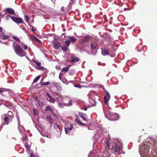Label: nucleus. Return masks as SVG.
I'll use <instances>...</instances> for the list:
<instances>
[{"label": "nucleus", "instance_id": "1", "mask_svg": "<svg viewBox=\"0 0 157 157\" xmlns=\"http://www.w3.org/2000/svg\"><path fill=\"white\" fill-rule=\"evenodd\" d=\"M110 144L108 140L105 141L102 149L103 150V157H109L111 154L119 155L122 150V144L121 141L117 139L114 140L112 144V148L109 149Z\"/></svg>", "mask_w": 157, "mask_h": 157}, {"label": "nucleus", "instance_id": "2", "mask_svg": "<svg viewBox=\"0 0 157 157\" xmlns=\"http://www.w3.org/2000/svg\"><path fill=\"white\" fill-rule=\"evenodd\" d=\"M56 95L58 97L56 98L58 106L60 108H62L64 106H68L72 105V100L69 97L66 96L62 95L60 94L57 93Z\"/></svg>", "mask_w": 157, "mask_h": 157}, {"label": "nucleus", "instance_id": "3", "mask_svg": "<svg viewBox=\"0 0 157 157\" xmlns=\"http://www.w3.org/2000/svg\"><path fill=\"white\" fill-rule=\"evenodd\" d=\"M150 143L146 142L139 146V152L141 157H149V150Z\"/></svg>", "mask_w": 157, "mask_h": 157}, {"label": "nucleus", "instance_id": "4", "mask_svg": "<svg viewBox=\"0 0 157 157\" xmlns=\"http://www.w3.org/2000/svg\"><path fill=\"white\" fill-rule=\"evenodd\" d=\"M13 45L15 52L18 56L22 57L25 56V52L23 51L22 48L16 43L14 42Z\"/></svg>", "mask_w": 157, "mask_h": 157}, {"label": "nucleus", "instance_id": "5", "mask_svg": "<svg viewBox=\"0 0 157 157\" xmlns=\"http://www.w3.org/2000/svg\"><path fill=\"white\" fill-rule=\"evenodd\" d=\"M104 112L105 117L110 121H116L119 118V115L117 113H111L109 111H107L106 112L104 111Z\"/></svg>", "mask_w": 157, "mask_h": 157}, {"label": "nucleus", "instance_id": "6", "mask_svg": "<svg viewBox=\"0 0 157 157\" xmlns=\"http://www.w3.org/2000/svg\"><path fill=\"white\" fill-rule=\"evenodd\" d=\"M2 117L3 119L5 121L6 124H8L9 121H11L13 119V118H12L10 117H9L6 116V114H4L2 115Z\"/></svg>", "mask_w": 157, "mask_h": 157}, {"label": "nucleus", "instance_id": "7", "mask_svg": "<svg viewBox=\"0 0 157 157\" xmlns=\"http://www.w3.org/2000/svg\"><path fill=\"white\" fill-rule=\"evenodd\" d=\"M106 92L107 94L104 97V102L107 105H108L107 103L110 99V97L109 93L107 91H106Z\"/></svg>", "mask_w": 157, "mask_h": 157}, {"label": "nucleus", "instance_id": "8", "mask_svg": "<svg viewBox=\"0 0 157 157\" xmlns=\"http://www.w3.org/2000/svg\"><path fill=\"white\" fill-rule=\"evenodd\" d=\"M12 19L17 23H23L22 19L21 18H18L16 17H12Z\"/></svg>", "mask_w": 157, "mask_h": 157}, {"label": "nucleus", "instance_id": "9", "mask_svg": "<svg viewBox=\"0 0 157 157\" xmlns=\"http://www.w3.org/2000/svg\"><path fill=\"white\" fill-rule=\"evenodd\" d=\"M88 157H99V155L96 151H93L89 153Z\"/></svg>", "mask_w": 157, "mask_h": 157}, {"label": "nucleus", "instance_id": "10", "mask_svg": "<svg viewBox=\"0 0 157 157\" xmlns=\"http://www.w3.org/2000/svg\"><path fill=\"white\" fill-rule=\"evenodd\" d=\"M73 124H71L70 126L69 127H65V133L66 134H68L70 133L71 130L73 129Z\"/></svg>", "mask_w": 157, "mask_h": 157}, {"label": "nucleus", "instance_id": "11", "mask_svg": "<svg viewBox=\"0 0 157 157\" xmlns=\"http://www.w3.org/2000/svg\"><path fill=\"white\" fill-rule=\"evenodd\" d=\"M76 119L75 120V121L76 122V123L78 125L81 126H83L85 125V124H84L81 122V121L79 120V117L77 116H75Z\"/></svg>", "mask_w": 157, "mask_h": 157}, {"label": "nucleus", "instance_id": "12", "mask_svg": "<svg viewBox=\"0 0 157 157\" xmlns=\"http://www.w3.org/2000/svg\"><path fill=\"white\" fill-rule=\"evenodd\" d=\"M50 85L51 87H53L54 86H55L56 88H58L60 89H61L62 87L60 86V84L56 82H53L51 83Z\"/></svg>", "mask_w": 157, "mask_h": 157}, {"label": "nucleus", "instance_id": "13", "mask_svg": "<svg viewBox=\"0 0 157 157\" xmlns=\"http://www.w3.org/2000/svg\"><path fill=\"white\" fill-rule=\"evenodd\" d=\"M79 116L84 120L86 121H87V117L86 114L82 113L79 112Z\"/></svg>", "mask_w": 157, "mask_h": 157}, {"label": "nucleus", "instance_id": "14", "mask_svg": "<svg viewBox=\"0 0 157 157\" xmlns=\"http://www.w3.org/2000/svg\"><path fill=\"white\" fill-rule=\"evenodd\" d=\"M70 42H71V43L73 44L76 41V39L75 37L73 36H70L69 37Z\"/></svg>", "mask_w": 157, "mask_h": 157}, {"label": "nucleus", "instance_id": "15", "mask_svg": "<svg viewBox=\"0 0 157 157\" xmlns=\"http://www.w3.org/2000/svg\"><path fill=\"white\" fill-rule=\"evenodd\" d=\"M47 95L49 98V100H47L51 103H54L56 101L55 99L52 97L48 93H47Z\"/></svg>", "mask_w": 157, "mask_h": 157}, {"label": "nucleus", "instance_id": "16", "mask_svg": "<svg viewBox=\"0 0 157 157\" xmlns=\"http://www.w3.org/2000/svg\"><path fill=\"white\" fill-rule=\"evenodd\" d=\"M54 48L56 49H58L60 45V43L58 41H56L53 43Z\"/></svg>", "mask_w": 157, "mask_h": 157}, {"label": "nucleus", "instance_id": "17", "mask_svg": "<svg viewBox=\"0 0 157 157\" xmlns=\"http://www.w3.org/2000/svg\"><path fill=\"white\" fill-rule=\"evenodd\" d=\"M33 62L35 63L37 66L36 67V68L37 69L42 70L43 69V68L42 67L40 66L41 65V63H40L37 60H33Z\"/></svg>", "mask_w": 157, "mask_h": 157}, {"label": "nucleus", "instance_id": "18", "mask_svg": "<svg viewBox=\"0 0 157 157\" xmlns=\"http://www.w3.org/2000/svg\"><path fill=\"white\" fill-rule=\"evenodd\" d=\"M98 45V44L95 42H93L91 44V47L92 49H95Z\"/></svg>", "mask_w": 157, "mask_h": 157}, {"label": "nucleus", "instance_id": "19", "mask_svg": "<svg viewBox=\"0 0 157 157\" xmlns=\"http://www.w3.org/2000/svg\"><path fill=\"white\" fill-rule=\"evenodd\" d=\"M90 36H85L84 39L82 40V44L88 42L90 40Z\"/></svg>", "mask_w": 157, "mask_h": 157}, {"label": "nucleus", "instance_id": "20", "mask_svg": "<svg viewBox=\"0 0 157 157\" xmlns=\"http://www.w3.org/2000/svg\"><path fill=\"white\" fill-rule=\"evenodd\" d=\"M101 53L102 55L105 56L109 54L108 49L104 48L101 50Z\"/></svg>", "mask_w": 157, "mask_h": 157}, {"label": "nucleus", "instance_id": "21", "mask_svg": "<svg viewBox=\"0 0 157 157\" xmlns=\"http://www.w3.org/2000/svg\"><path fill=\"white\" fill-rule=\"evenodd\" d=\"M6 11L9 14H10L12 15H13L14 13V10L12 9L7 8L6 9Z\"/></svg>", "mask_w": 157, "mask_h": 157}, {"label": "nucleus", "instance_id": "22", "mask_svg": "<svg viewBox=\"0 0 157 157\" xmlns=\"http://www.w3.org/2000/svg\"><path fill=\"white\" fill-rule=\"evenodd\" d=\"M89 101L91 105L92 106H94L95 105L96 102L95 100L92 98L91 99H89Z\"/></svg>", "mask_w": 157, "mask_h": 157}, {"label": "nucleus", "instance_id": "23", "mask_svg": "<svg viewBox=\"0 0 157 157\" xmlns=\"http://www.w3.org/2000/svg\"><path fill=\"white\" fill-rule=\"evenodd\" d=\"M36 105L38 106L42 107L44 105V103L43 102H41L40 101H37Z\"/></svg>", "mask_w": 157, "mask_h": 157}, {"label": "nucleus", "instance_id": "24", "mask_svg": "<svg viewBox=\"0 0 157 157\" xmlns=\"http://www.w3.org/2000/svg\"><path fill=\"white\" fill-rule=\"evenodd\" d=\"M6 116H7L9 117H10L12 118L13 119V115L12 112L11 111H9L8 112V114H6Z\"/></svg>", "mask_w": 157, "mask_h": 157}, {"label": "nucleus", "instance_id": "25", "mask_svg": "<svg viewBox=\"0 0 157 157\" xmlns=\"http://www.w3.org/2000/svg\"><path fill=\"white\" fill-rule=\"evenodd\" d=\"M69 68L68 67H66L63 68L61 70V71L63 72H67L69 70Z\"/></svg>", "mask_w": 157, "mask_h": 157}, {"label": "nucleus", "instance_id": "26", "mask_svg": "<svg viewBox=\"0 0 157 157\" xmlns=\"http://www.w3.org/2000/svg\"><path fill=\"white\" fill-rule=\"evenodd\" d=\"M79 60V59L78 58L76 57H72L71 58V61L72 62H75V61L78 62Z\"/></svg>", "mask_w": 157, "mask_h": 157}, {"label": "nucleus", "instance_id": "27", "mask_svg": "<svg viewBox=\"0 0 157 157\" xmlns=\"http://www.w3.org/2000/svg\"><path fill=\"white\" fill-rule=\"evenodd\" d=\"M2 38L4 40H6L8 39L9 37L8 36L5 35L4 34H3L1 36Z\"/></svg>", "mask_w": 157, "mask_h": 157}, {"label": "nucleus", "instance_id": "28", "mask_svg": "<svg viewBox=\"0 0 157 157\" xmlns=\"http://www.w3.org/2000/svg\"><path fill=\"white\" fill-rule=\"evenodd\" d=\"M40 76L39 75L36 78H35L33 80V82L35 83L37 82L40 79Z\"/></svg>", "mask_w": 157, "mask_h": 157}, {"label": "nucleus", "instance_id": "29", "mask_svg": "<svg viewBox=\"0 0 157 157\" xmlns=\"http://www.w3.org/2000/svg\"><path fill=\"white\" fill-rule=\"evenodd\" d=\"M45 110L46 111H51L52 110V109L51 108V107L49 105L47 106L46 107Z\"/></svg>", "mask_w": 157, "mask_h": 157}, {"label": "nucleus", "instance_id": "30", "mask_svg": "<svg viewBox=\"0 0 157 157\" xmlns=\"http://www.w3.org/2000/svg\"><path fill=\"white\" fill-rule=\"evenodd\" d=\"M13 39L16 42H19L20 41V40L16 36H13Z\"/></svg>", "mask_w": 157, "mask_h": 157}, {"label": "nucleus", "instance_id": "31", "mask_svg": "<svg viewBox=\"0 0 157 157\" xmlns=\"http://www.w3.org/2000/svg\"><path fill=\"white\" fill-rule=\"evenodd\" d=\"M50 82H41V85L42 86H47L50 83Z\"/></svg>", "mask_w": 157, "mask_h": 157}, {"label": "nucleus", "instance_id": "32", "mask_svg": "<svg viewBox=\"0 0 157 157\" xmlns=\"http://www.w3.org/2000/svg\"><path fill=\"white\" fill-rule=\"evenodd\" d=\"M64 43L66 46H67V47H68L70 45V42L69 41L67 40L65 41L64 42Z\"/></svg>", "mask_w": 157, "mask_h": 157}, {"label": "nucleus", "instance_id": "33", "mask_svg": "<svg viewBox=\"0 0 157 157\" xmlns=\"http://www.w3.org/2000/svg\"><path fill=\"white\" fill-rule=\"evenodd\" d=\"M61 48L64 52L66 51L67 49V48L65 45L62 46Z\"/></svg>", "mask_w": 157, "mask_h": 157}, {"label": "nucleus", "instance_id": "34", "mask_svg": "<svg viewBox=\"0 0 157 157\" xmlns=\"http://www.w3.org/2000/svg\"><path fill=\"white\" fill-rule=\"evenodd\" d=\"M25 21L27 22H28L29 21V17H28V16L27 15H25Z\"/></svg>", "mask_w": 157, "mask_h": 157}, {"label": "nucleus", "instance_id": "35", "mask_svg": "<svg viewBox=\"0 0 157 157\" xmlns=\"http://www.w3.org/2000/svg\"><path fill=\"white\" fill-rule=\"evenodd\" d=\"M62 81L64 83H65L66 84H67V80L65 78H63L62 79Z\"/></svg>", "mask_w": 157, "mask_h": 157}, {"label": "nucleus", "instance_id": "36", "mask_svg": "<svg viewBox=\"0 0 157 157\" xmlns=\"http://www.w3.org/2000/svg\"><path fill=\"white\" fill-rule=\"evenodd\" d=\"M25 146L28 150L30 149V147L29 145H28L27 143L25 144Z\"/></svg>", "mask_w": 157, "mask_h": 157}, {"label": "nucleus", "instance_id": "37", "mask_svg": "<svg viewBox=\"0 0 157 157\" xmlns=\"http://www.w3.org/2000/svg\"><path fill=\"white\" fill-rule=\"evenodd\" d=\"M33 112L35 115H37L38 114V112L37 110L35 108L33 109Z\"/></svg>", "mask_w": 157, "mask_h": 157}, {"label": "nucleus", "instance_id": "38", "mask_svg": "<svg viewBox=\"0 0 157 157\" xmlns=\"http://www.w3.org/2000/svg\"><path fill=\"white\" fill-rule=\"evenodd\" d=\"M16 116L17 118V120L18 124H20V121L19 117L17 115H16Z\"/></svg>", "mask_w": 157, "mask_h": 157}, {"label": "nucleus", "instance_id": "39", "mask_svg": "<svg viewBox=\"0 0 157 157\" xmlns=\"http://www.w3.org/2000/svg\"><path fill=\"white\" fill-rule=\"evenodd\" d=\"M54 127L55 128L57 129L58 128L59 126L57 124L55 123L54 125Z\"/></svg>", "mask_w": 157, "mask_h": 157}, {"label": "nucleus", "instance_id": "40", "mask_svg": "<svg viewBox=\"0 0 157 157\" xmlns=\"http://www.w3.org/2000/svg\"><path fill=\"white\" fill-rule=\"evenodd\" d=\"M63 75V74L62 73H60L59 74V78L61 80H62V77Z\"/></svg>", "mask_w": 157, "mask_h": 157}, {"label": "nucleus", "instance_id": "41", "mask_svg": "<svg viewBox=\"0 0 157 157\" xmlns=\"http://www.w3.org/2000/svg\"><path fill=\"white\" fill-rule=\"evenodd\" d=\"M30 156V157H38L37 156H36L34 155L33 153H31Z\"/></svg>", "mask_w": 157, "mask_h": 157}, {"label": "nucleus", "instance_id": "42", "mask_svg": "<svg viewBox=\"0 0 157 157\" xmlns=\"http://www.w3.org/2000/svg\"><path fill=\"white\" fill-rule=\"evenodd\" d=\"M24 46H23V47L26 50L28 48V47L27 45H25L24 44H23Z\"/></svg>", "mask_w": 157, "mask_h": 157}, {"label": "nucleus", "instance_id": "43", "mask_svg": "<svg viewBox=\"0 0 157 157\" xmlns=\"http://www.w3.org/2000/svg\"><path fill=\"white\" fill-rule=\"evenodd\" d=\"M41 135L43 136H46V134L44 133V132H42L41 133Z\"/></svg>", "mask_w": 157, "mask_h": 157}, {"label": "nucleus", "instance_id": "44", "mask_svg": "<svg viewBox=\"0 0 157 157\" xmlns=\"http://www.w3.org/2000/svg\"><path fill=\"white\" fill-rule=\"evenodd\" d=\"M12 16L10 15H7L6 17V18L7 19H9L10 18H12Z\"/></svg>", "mask_w": 157, "mask_h": 157}, {"label": "nucleus", "instance_id": "45", "mask_svg": "<svg viewBox=\"0 0 157 157\" xmlns=\"http://www.w3.org/2000/svg\"><path fill=\"white\" fill-rule=\"evenodd\" d=\"M32 30L33 32L35 31H36V28L33 27L32 28Z\"/></svg>", "mask_w": 157, "mask_h": 157}, {"label": "nucleus", "instance_id": "46", "mask_svg": "<svg viewBox=\"0 0 157 157\" xmlns=\"http://www.w3.org/2000/svg\"><path fill=\"white\" fill-rule=\"evenodd\" d=\"M56 69H58L59 70H60V67L59 66H56Z\"/></svg>", "mask_w": 157, "mask_h": 157}, {"label": "nucleus", "instance_id": "47", "mask_svg": "<svg viewBox=\"0 0 157 157\" xmlns=\"http://www.w3.org/2000/svg\"><path fill=\"white\" fill-rule=\"evenodd\" d=\"M83 109L84 110L86 111V110H87V107L85 106L84 108H83Z\"/></svg>", "mask_w": 157, "mask_h": 157}, {"label": "nucleus", "instance_id": "48", "mask_svg": "<svg viewBox=\"0 0 157 157\" xmlns=\"http://www.w3.org/2000/svg\"><path fill=\"white\" fill-rule=\"evenodd\" d=\"M40 140H41V141L42 142V143H44V139H40Z\"/></svg>", "mask_w": 157, "mask_h": 157}, {"label": "nucleus", "instance_id": "49", "mask_svg": "<svg viewBox=\"0 0 157 157\" xmlns=\"http://www.w3.org/2000/svg\"><path fill=\"white\" fill-rule=\"evenodd\" d=\"M3 31L2 29V28L0 26V32H2Z\"/></svg>", "mask_w": 157, "mask_h": 157}, {"label": "nucleus", "instance_id": "50", "mask_svg": "<svg viewBox=\"0 0 157 157\" xmlns=\"http://www.w3.org/2000/svg\"><path fill=\"white\" fill-rule=\"evenodd\" d=\"M61 10L62 11H63L64 10V8L63 7H62L61 8Z\"/></svg>", "mask_w": 157, "mask_h": 157}, {"label": "nucleus", "instance_id": "51", "mask_svg": "<svg viewBox=\"0 0 157 157\" xmlns=\"http://www.w3.org/2000/svg\"><path fill=\"white\" fill-rule=\"evenodd\" d=\"M115 56V54L114 53H113L112 56H111L112 57H113Z\"/></svg>", "mask_w": 157, "mask_h": 157}, {"label": "nucleus", "instance_id": "52", "mask_svg": "<svg viewBox=\"0 0 157 157\" xmlns=\"http://www.w3.org/2000/svg\"><path fill=\"white\" fill-rule=\"evenodd\" d=\"M92 93V91H90L89 93V96H90L91 95V94Z\"/></svg>", "mask_w": 157, "mask_h": 157}, {"label": "nucleus", "instance_id": "53", "mask_svg": "<svg viewBox=\"0 0 157 157\" xmlns=\"http://www.w3.org/2000/svg\"><path fill=\"white\" fill-rule=\"evenodd\" d=\"M46 136L48 138H49L50 137V136H48V135H46Z\"/></svg>", "mask_w": 157, "mask_h": 157}, {"label": "nucleus", "instance_id": "54", "mask_svg": "<svg viewBox=\"0 0 157 157\" xmlns=\"http://www.w3.org/2000/svg\"><path fill=\"white\" fill-rule=\"evenodd\" d=\"M35 99L37 101H38V98H35Z\"/></svg>", "mask_w": 157, "mask_h": 157}, {"label": "nucleus", "instance_id": "55", "mask_svg": "<svg viewBox=\"0 0 157 157\" xmlns=\"http://www.w3.org/2000/svg\"><path fill=\"white\" fill-rule=\"evenodd\" d=\"M38 40V42L39 43H40V40Z\"/></svg>", "mask_w": 157, "mask_h": 157}, {"label": "nucleus", "instance_id": "56", "mask_svg": "<svg viewBox=\"0 0 157 157\" xmlns=\"http://www.w3.org/2000/svg\"><path fill=\"white\" fill-rule=\"evenodd\" d=\"M2 92V90H1V89H0V93H1Z\"/></svg>", "mask_w": 157, "mask_h": 157}, {"label": "nucleus", "instance_id": "57", "mask_svg": "<svg viewBox=\"0 0 157 157\" xmlns=\"http://www.w3.org/2000/svg\"><path fill=\"white\" fill-rule=\"evenodd\" d=\"M71 0L73 2H74L75 1V0Z\"/></svg>", "mask_w": 157, "mask_h": 157}, {"label": "nucleus", "instance_id": "58", "mask_svg": "<svg viewBox=\"0 0 157 157\" xmlns=\"http://www.w3.org/2000/svg\"><path fill=\"white\" fill-rule=\"evenodd\" d=\"M69 75H72L70 73H69Z\"/></svg>", "mask_w": 157, "mask_h": 157}, {"label": "nucleus", "instance_id": "59", "mask_svg": "<svg viewBox=\"0 0 157 157\" xmlns=\"http://www.w3.org/2000/svg\"><path fill=\"white\" fill-rule=\"evenodd\" d=\"M75 87H78V86L77 85H76V86H75Z\"/></svg>", "mask_w": 157, "mask_h": 157}, {"label": "nucleus", "instance_id": "60", "mask_svg": "<svg viewBox=\"0 0 157 157\" xmlns=\"http://www.w3.org/2000/svg\"><path fill=\"white\" fill-rule=\"evenodd\" d=\"M34 37L35 39H37L36 37Z\"/></svg>", "mask_w": 157, "mask_h": 157}, {"label": "nucleus", "instance_id": "61", "mask_svg": "<svg viewBox=\"0 0 157 157\" xmlns=\"http://www.w3.org/2000/svg\"><path fill=\"white\" fill-rule=\"evenodd\" d=\"M2 104V103L0 102V105H1Z\"/></svg>", "mask_w": 157, "mask_h": 157}, {"label": "nucleus", "instance_id": "62", "mask_svg": "<svg viewBox=\"0 0 157 157\" xmlns=\"http://www.w3.org/2000/svg\"><path fill=\"white\" fill-rule=\"evenodd\" d=\"M126 9H126V8L124 9V10H126Z\"/></svg>", "mask_w": 157, "mask_h": 157}, {"label": "nucleus", "instance_id": "63", "mask_svg": "<svg viewBox=\"0 0 157 157\" xmlns=\"http://www.w3.org/2000/svg\"><path fill=\"white\" fill-rule=\"evenodd\" d=\"M0 42H1L0 40Z\"/></svg>", "mask_w": 157, "mask_h": 157}]
</instances>
